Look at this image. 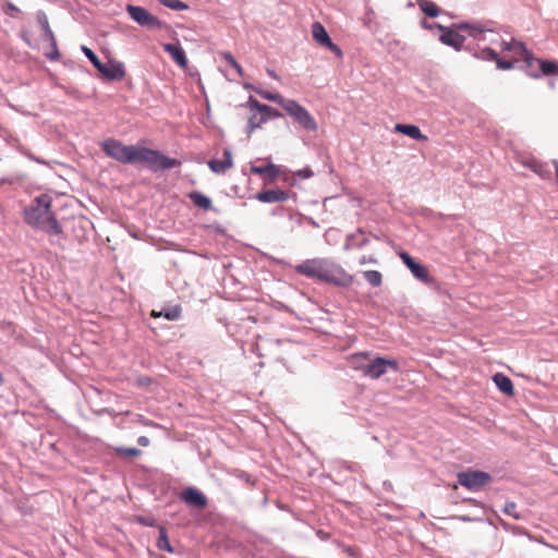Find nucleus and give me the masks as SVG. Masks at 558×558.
<instances>
[{"instance_id":"nucleus-8","label":"nucleus","mask_w":558,"mask_h":558,"mask_svg":"<svg viewBox=\"0 0 558 558\" xmlns=\"http://www.w3.org/2000/svg\"><path fill=\"white\" fill-rule=\"evenodd\" d=\"M312 35H313L314 40L317 44L329 49L338 58H342V56H343L342 50L331 41L326 28L324 27V25L322 23L315 22L312 25Z\"/></svg>"},{"instance_id":"nucleus-41","label":"nucleus","mask_w":558,"mask_h":558,"mask_svg":"<svg viewBox=\"0 0 558 558\" xmlns=\"http://www.w3.org/2000/svg\"><path fill=\"white\" fill-rule=\"evenodd\" d=\"M137 444L142 447H147L149 445V439L146 436H141L137 439Z\"/></svg>"},{"instance_id":"nucleus-32","label":"nucleus","mask_w":558,"mask_h":558,"mask_svg":"<svg viewBox=\"0 0 558 558\" xmlns=\"http://www.w3.org/2000/svg\"><path fill=\"white\" fill-rule=\"evenodd\" d=\"M260 114L264 116L266 121H268L271 118H281L282 117V114L279 111H277L276 109H274L272 107H270L268 105H267V111H262Z\"/></svg>"},{"instance_id":"nucleus-17","label":"nucleus","mask_w":558,"mask_h":558,"mask_svg":"<svg viewBox=\"0 0 558 558\" xmlns=\"http://www.w3.org/2000/svg\"><path fill=\"white\" fill-rule=\"evenodd\" d=\"M165 51H167L172 60L182 69H186L189 61L184 50L180 46H175L173 44H163L162 45Z\"/></svg>"},{"instance_id":"nucleus-15","label":"nucleus","mask_w":558,"mask_h":558,"mask_svg":"<svg viewBox=\"0 0 558 558\" xmlns=\"http://www.w3.org/2000/svg\"><path fill=\"white\" fill-rule=\"evenodd\" d=\"M233 161H232V154L230 150L226 149L223 151V158L222 159H211L208 161V167L210 170L215 173H225L230 168H232Z\"/></svg>"},{"instance_id":"nucleus-3","label":"nucleus","mask_w":558,"mask_h":558,"mask_svg":"<svg viewBox=\"0 0 558 558\" xmlns=\"http://www.w3.org/2000/svg\"><path fill=\"white\" fill-rule=\"evenodd\" d=\"M27 223L50 234H59L62 229L51 211V197L43 194L36 197L25 210Z\"/></svg>"},{"instance_id":"nucleus-29","label":"nucleus","mask_w":558,"mask_h":558,"mask_svg":"<svg viewBox=\"0 0 558 558\" xmlns=\"http://www.w3.org/2000/svg\"><path fill=\"white\" fill-rule=\"evenodd\" d=\"M81 50L88 58V60L94 64V66L96 69H100V65L102 62L99 60V58L95 54V52L92 49H89L86 46H82Z\"/></svg>"},{"instance_id":"nucleus-38","label":"nucleus","mask_w":558,"mask_h":558,"mask_svg":"<svg viewBox=\"0 0 558 558\" xmlns=\"http://www.w3.org/2000/svg\"><path fill=\"white\" fill-rule=\"evenodd\" d=\"M482 53H483V56H484L485 58H488V59H490V60H495V61H496V60L498 59V58H497V53H496L494 50H492V49L483 50V52H482Z\"/></svg>"},{"instance_id":"nucleus-28","label":"nucleus","mask_w":558,"mask_h":558,"mask_svg":"<svg viewBox=\"0 0 558 558\" xmlns=\"http://www.w3.org/2000/svg\"><path fill=\"white\" fill-rule=\"evenodd\" d=\"M165 7L174 10V11H183L187 10L189 5L181 0H158Z\"/></svg>"},{"instance_id":"nucleus-24","label":"nucleus","mask_w":558,"mask_h":558,"mask_svg":"<svg viewBox=\"0 0 558 558\" xmlns=\"http://www.w3.org/2000/svg\"><path fill=\"white\" fill-rule=\"evenodd\" d=\"M364 278L373 287H379L383 283V275L377 270L364 271Z\"/></svg>"},{"instance_id":"nucleus-9","label":"nucleus","mask_w":558,"mask_h":558,"mask_svg":"<svg viewBox=\"0 0 558 558\" xmlns=\"http://www.w3.org/2000/svg\"><path fill=\"white\" fill-rule=\"evenodd\" d=\"M398 255L416 279H418L425 283H428L432 281V277H430L427 268L424 265L415 262L409 253L402 251V252H399Z\"/></svg>"},{"instance_id":"nucleus-26","label":"nucleus","mask_w":558,"mask_h":558,"mask_svg":"<svg viewBox=\"0 0 558 558\" xmlns=\"http://www.w3.org/2000/svg\"><path fill=\"white\" fill-rule=\"evenodd\" d=\"M420 7L422 11L430 17H436L439 14V8L432 1H423L420 3Z\"/></svg>"},{"instance_id":"nucleus-27","label":"nucleus","mask_w":558,"mask_h":558,"mask_svg":"<svg viewBox=\"0 0 558 558\" xmlns=\"http://www.w3.org/2000/svg\"><path fill=\"white\" fill-rule=\"evenodd\" d=\"M243 107L248 108L252 112H258L267 111V105L259 102L257 99L253 98L252 96L248 98L245 105H242Z\"/></svg>"},{"instance_id":"nucleus-18","label":"nucleus","mask_w":558,"mask_h":558,"mask_svg":"<svg viewBox=\"0 0 558 558\" xmlns=\"http://www.w3.org/2000/svg\"><path fill=\"white\" fill-rule=\"evenodd\" d=\"M395 132L407 135L413 140L427 141V136L421 132L418 126L413 124L398 123L395 126Z\"/></svg>"},{"instance_id":"nucleus-37","label":"nucleus","mask_w":558,"mask_h":558,"mask_svg":"<svg viewBox=\"0 0 558 558\" xmlns=\"http://www.w3.org/2000/svg\"><path fill=\"white\" fill-rule=\"evenodd\" d=\"M165 317H166L167 319H170V320H175V319H178V318L180 317V310L174 308V310H172V311H170V312H167V313L165 314Z\"/></svg>"},{"instance_id":"nucleus-6","label":"nucleus","mask_w":558,"mask_h":558,"mask_svg":"<svg viewBox=\"0 0 558 558\" xmlns=\"http://www.w3.org/2000/svg\"><path fill=\"white\" fill-rule=\"evenodd\" d=\"M492 477L483 471H465L458 473V482L461 486L470 490H478L489 484Z\"/></svg>"},{"instance_id":"nucleus-12","label":"nucleus","mask_w":558,"mask_h":558,"mask_svg":"<svg viewBox=\"0 0 558 558\" xmlns=\"http://www.w3.org/2000/svg\"><path fill=\"white\" fill-rule=\"evenodd\" d=\"M531 71V76L539 77L543 75H558V62L543 60L534 57V66Z\"/></svg>"},{"instance_id":"nucleus-25","label":"nucleus","mask_w":558,"mask_h":558,"mask_svg":"<svg viewBox=\"0 0 558 558\" xmlns=\"http://www.w3.org/2000/svg\"><path fill=\"white\" fill-rule=\"evenodd\" d=\"M257 94L262 98L270 100V101H274V102L280 105L281 107H283L284 102L288 100V99L283 98L278 93H270V92H266V90H257Z\"/></svg>"},{"instance_id":"nucleus-30","label":"nucleus","mask_w":558,"mask_h":558,"mask_svg":"<svg viewBox=\"0 0 558 558\" xmlns=\"http://www.w3.org/2000/svg\"><path fill=\"white\" fill-rule=\"evenodd\" d=\"M223 59L240 74L242 75V68L238 63V61L233 58V56L230 52H225Z\"/></svg>"},{"instance_id":"nucleus-23","label":"nucleus","mask_w":558,"mask_h":558,"mask_svg":"<svg viewBox=\"0 0 558 558\" xmlns=\"http://www.w3.org/2000/svg\"><path fill=\"white\" fill-rule=\"evenodd\" d=\"M157 547L159 549L168 551V553H172L173 551V548L170 545V542H169V538H168V535H167V531H166L165 527H160V530H159V537H158V541H157Z\"/></svg>"},{"instance_id":"nucleus-4","label":"nucleus","mask_w":558,"mask_h":558,"mask_svg":"<svg viewBox=\"0 0 558 558\" xmlns=\"http://www.w3.org/2000/svg\"><path fill=\"white\" fill-rule=\"evenodd\" d=\"M367 354L359 353L352 356V364L356 369H360L364 376L372 379H377L387 373L388 367L393 371L398 369V363L396 360L375 357L374 360L365 363Z\"/></svg>"},{"instance_id":"nucleus-5","label":"nucleus","mask_w":558,"mask_h":558,"mask_svg":"<svg viewBox=\"0 0 558 558\" xmlns=\"http://www.w3.org/2000/svg\"><path fill=\"white\" fill-rule=\"evenodd\" d=\"M282 109L302 129L315 132L318 129L317 122L310 111L293 99H288Z\"/></svg>"},{"instance_id":"nucleus-2","label":"nucleus","mask_w":558,"mask_h":558,"mask_svg":"<svg viewBox=\"0 0 558 558\" xmlns=\"http://www.w3.org/2000/svg\"><path fill=\"white\" fill-rule=\"evenodd\" d=\"M295 271L307 278L341 288H349L354 276L345 271L339 264L326 258H312L294 267Z\"/></svg>"},{"instance_id":"nucleus-34","label":"nucleus","mask_w":558,"mask_h":558,"mask_svg":"<svg viewBox=\"0 0 558 558\" xmlns=\"http://www.w3.org/2000/svg\"><path fill=\"white\" fill-rule=\"evenodd\" d=\"M266 170H274V165L272 163H269L267 166H264V167H259V166H253L251 168V171L254 173V174H259V175H263V174H266Z\"/></svg>"},{"instance_id":"nucleus-22","label":"nucleus","mask_w":558,"mask_h":558,"mask_svg":"<svg viewBox=\"0 0 558 558\" xmlns=\"http://www.w3.org/2000/svg\"><path fill=\"white\" fill-rule=\"evenodd\" d=\"M266 119L263 114L256 112H252L247 121V133L251 135L256 129H259L264 123H266Z\"/></svg>"},{"instance_id":"nucleus-10","label":"nucleus","mask_w":558,"mask_h":558,"mask_svg":"<svg viewBox=\"0 0 558 558\" xmlns=\"http://www.w3.org/2000/svg\"><path fill=\"white\" fill-rule=\"evenodd\" d=\"M505 49L513 53V58L519 61L523 60L530 70L534 66V56L526 49L524 44L512 40L505 44Z\"/></svg>"},{"instance_id":"nucleus-1","label":"nucleus","mask_w":558,"mask_h":558,"mask_svg":"<svg viewBox=\"0 0 558 558\" xmlns=\"http://www.w3.org/2000/svg\"><path fill=\"white\" fill-rule=\"evenodd\" d=\"M105 154L122 163H142L153 171L175 168L180 161L168 158L158 150L138 145H124L122 142L109 138L101 143Z\"/></svg>"},{"instance_id":"nucleus-44","label":"nucleus","mask_w":558,"mask_h":558,"mask_svg":"<svg viewBox=\"0 0 558 558\" xmlns=\"http://www.w3.org/2000/svg\"><path fill=\"white\" fill-rule=\"evenodd\" d=\"M267 73L272 77V78H278V76L276 75V73L271 70H267Z\"/></svg>"},{"instance_id":"nucleus-42","label":"nucleus","mask_w":558,"mask_h":558,"mask_svg":"<svg viewBox=\"0 0 558 558\" xmlns=\"http://www.w3.org/2000/svg\"><path fill=\"white\" fill-rule=\"evenodd\" d=\"M266 174H269L270 177L275 178L278 174V169L274 165V170H266Z\"/></svg>"},{"instance_id":"nucleus-33","label":"nucleus","mask_w":558,"mask_h":558,"mask_svg":"<svg viewBox=\"0 0 558 558\" xmlns=\"http://www.w3.org/2000/svg\"><path fill=\"white\" fill-rule=\"evenodd\" d=\"M117 451L128 457H138L141 454V450L137 448H118Z\"/></svg>"},{"instance_id":"nucleus-19","label":"nucleus","mask_w":558,"mask_h":558,"mask_svg":"<svg viewBox=\"0 0 558 558\" xmlns=\"http://www.w3.org/2000/svg\"><path fill=\"white\" fill-rule=\"evenodd\" d=\"M493 380L495 385L498 387V389L505 395L509 397H512L514 395V387L512 380L508 376L501 373H497L494 375Z\"/></svg>"},{"instance_id":"nucleus-21","label":"nucleus","mask_w":558,"mask_h":558,"mask_svg":"<svg viewBox=\"0 0 558 558\" xmlns=\"http://www.w3.org/2000/svg\"><path fill=\"white\" fill-rule=\"evenodd\" d=\"M189 198L193 202V204L204 210H210L213 208L211 201L206 195L201 192L193 191L189 194Z\"/></svg>"},{"instance_id":"nucleus-20","label":"nucleus","mask_w":558,"mask_h":558,"mask_svg":"<svg viewBox=\"0 0 558 558\" xmlns=\"http://www.w3.org/2000/svg\"><path fill=\"white\" fill-rule=\"evenodd\" d=\"M464 39L465 38L462 35L451 29H447L440 36V40L445 45L451 46L457 50H459L463 46Z\"/></svg>"},{"instance_id":"nucleus-16","label":"nucleus","mask_w":558,"mask_h":558,"mask_svg":"<svg viewBox=\"0 0 558 558\" xmlns=\"http://www.w3.org/2000/svg\"><path fill=\"white\" fill-rule=\"evenodd\" d=\"M289 198V193L282 190H267L259 192L256 199L262 203H279Z\"/></svg>"},{"instance_id":"nucleus-36","label":"nucleus","mask_w":558,"mask_h":558,"mask_svg":"<svg viewBox=\"0 0 558 558\" xmlns=\"http://www.w3.org/2000/svg\"><path fill=\"white\" fill-rule=\"evenodd\" d=\"M44 29H45L46 35L48 36V38L52 41V45L56 46L54 35H53L52 31L50 29L49 24H48L47 21H45V23H44Z\"/></svg>"},{"instance_id":"nucleus-40","label":"nucleus","mask_w":558,"mask_h":558,"mask_svg":"<svg viewBox=\"0 0 558 558\" xmlns=\"http://www.w3.org/2000/svg\"><path fill=\"white\" fill-rule=\"evenodd\" d=\"M367 263L376 264V263H377V259H376V258H374V257H372V256H371V257H366V256L361 257V259H360V264H361V265H365V264H367Z\"/></svg>"},{"instance_id":"nucleus-11","label":"nucleus","mask_w":558,"mask_h":558,"mask_svg":"<svg viewBox=\"0 0 558 558\" xmlns=\"http://www.w3.org/2000/svg\"><path fill=\"white\" fill-rule=\"evenodd\" d=\"M180 499L184 501L186 505L203 509L207 506V498L206 496L198 489L194 487H187L185 488L181 495Z\"/></svg>"},{"instance_id":"nucleus-7","label":"nucleus","mask_w":558,"mask_h":558,"mask_svg":"<svg viewBox=\"0 0 558 558\" xmlns=\"http://www.w3.org/2000/svg\"><path fill=\"white\" fill-rule=\"evenodd\" d=\"M126 11L129 15L141 26H146L150 28H161L162 23L153 15L148 10L140 5L129 4L126 7Z\"/></svg>"},{"instance_id":"nucleus-35","label":"nucleus","mask_w":558,"mask_h":558,"mask_svg":"<svg viewBox=\"0 0 558 558\" xmlns=\"http://www.w3.org/2000/svg\"><path fill=\"white\" fill-rule=\"evenodd\" d=\"M459 28H461V29H470L471 31L470 34L473 35V36H475L476 33H482L483 32L482 28H480L477 26H469L468 24H462V25L459 26Z\"/></svg>"},{"instance_id":"nucleus-39","label":"nucleus","mask_w":558,"mask_h":558,"mask_svg":"<svg viewBox=\"0 0 558 558\" xmlns=\"http://www.w3.org/2000/svg\"><path fill=\"white\" fill-rule=\"evenodd\" d=\"M496 62H497V66L499 69L506 70V69H510L512 66V63L510 61H504V60L497 59Z\"/></svg>"},{"instance_id":"nucleus-13","label":"nucleus","mask_w":558,"mask_h":558,"mask_svg":"<svg viewBox=\"0 0 558 558\" xmlns=\"http://www.w3.org/2000/svg\"><path fill=\"white\" fill-rule=\"evenodd\" d=\"M108 80H122L125 76L124 65L118 61L110 60L107 64L101 63L97 69Z\"/></svg>"},{"instance_id":"nucleus-43","label":"nucleus","mask_w":558,"mask_h":558,"mask_svg":"<svg viewBox=\"0 0 558 558\" xmlns=\"http://www.w3.org/2000/svg\"><path fill=\"white\" fill-rule=\"evenodd\" d=\"M7 7H8V9H9V10H11V11L19 12V9H17L14 4H12V3H8V5H7Z\"/></svg>"},{"instance_id":"nucleus-31","label":"nucleus","mask_w":558,"mask_h":558,"mask_svg":"<svg viewBox=\"0 0 558 558\" xmlns=\"http://www.w3.org/2000/svg\"><path fill=\"white\" fill-rule=\"evenodd\" d=\"M504 512L508 515L513 517L517 520L520 519V515L517 512V505L514 502H507L504 507Z\"/></svg>"},{"instance_id":"nucleus-14","label":"nucleus","mask_w":558,"mask_h":558,"mask_svg":"<svg viewBox=\"0 0 558 558\" xmlns=\"http://www.w3.org/2000/svg\"><path fill=\"white\" fill-rule=\"evenodd\" d=\"M521 163L531 169L534 173H536L542 179H550L551 178V171L548 168L546 162H543L538 160L535 157H526L521 160Z\"/></svg>"}]
</instances>
